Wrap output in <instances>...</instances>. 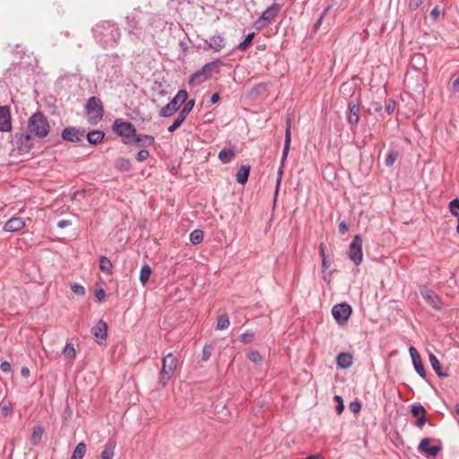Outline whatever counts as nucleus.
I'll return each instance as SVG.
<instances>
[{
	"label": "nucleus",
	"instance_id": "obj_1",
	"mask_svg": "<svg viewBox=\"0 0 459 459\" xmlns=\"http://www.w3.org/2000/svg\"><path fill=\"white\" fill-rule=\"evenodd\" d=\"M28 129L34 136L43 139L48 135L50 125L41 112H36L29 118Z\"/></svg>",
	"mask_w": 459,
	"mask_h": 459
},
{
	"label": "nucleus",
	"instance_id": "obj_2",
	"mask_svg": "<svg viewBox=\"0 0 459 459\" xmlns=\"http://www.w3.org/2000/svg\"><path fill=\"white\" fill-rule=\"evenodd\" d=\"M178 367V359L171 353H168L162 359V367L159 375V384L165 386L172 378Z\"/></svg>",
	"mask_w": 459,
	"mask_h": 459
},
{
	"label": "nucleus",
	"instance_id": "obj_3",
	"mask_svg": "<svg viewBox=\"0 0 459 459\" xmlns=\"http://www.w3.org/2000/svg\"><path fill=\"white\" fill-rule=\"evenodd\" d=\"M290 123H291L290 117H288L287 121H286L284 146H283L282 155H281V164H280L278 173H277L275 196L278 195L280 184H281L282 175H283V168H284L285 160L288 157V154H289V152L290 149V143H291V131H290L291 125H290Z\"/></svg>",
	"mask_w": 459,
	"mask_h": 459
},
{
	"label": "nucleus",
	"instance_id": "obj_4",
	"mask_svg": "<svg viewBox=\"0 0 459 459\" xmlns=\"http://www.w3.org/2000/svg\"><path fill=\"white\" fill-rule=\"evenodd\" d=\"M113 131L119 136L123 137V143L126 144H132L133 138L135 136L136 129L130 122L117 119L112 126Z\"/></svg>",
	"mask_w": 459,
	"mask_h": 459
},
{
	"label": "nucleus",
	"instance_id": "obj_5",
	"mask_svg": "<svg viewBox=\"0 0 459 459\" xmlns=\"http://www.w3.org/2000/svg\"><path fill=\"white\" fill-rule=\"evenodd\" d=\"M88 119L91 124H97L103 117V107L97 97H91L85 105Z\"/></svg>",
	"mask_w": 459,
	"mask_h": 459
},
{
	"label": "nucleus",
	"instance_id": "obj_6",
	"mask_svg": "<svg viewBox=\"0 0 459 459\" xmlns=\"http://www.w3.org/2000/svg\"><path fill=\"white\" fill-rule=\"evenodd\" d=\"M187 91L185 90H180L178 91L176 96L172 99L170 102H169L160 111V116L163 117H168L172 116L179 107L187 99Z\"/></svg>",
	"mask_w": 459,
	"mask_h": 459
},
{
	"label": "nucleus",
	"instance_id": "obj_7",
	"mask_svg": "<svg viewBox=\"0 0 459 459\" xmlns=\"http://www.w3.org/2000/svg\"><path fill=\"white\" fill-rule=\"evenodd\" d=\"M218 63H220L219 60L204 65L200 70L192 74L188 82L189 84L195 86L205 82L212 76L213 67Z\"/></svg>",
	"mask_w": 459,
	"mask_h": 459
},
{
	"label": "nucleus",
	"instance_id": "obj_8",
	"mask_svg": "<svg viewBox=\"0 0 459 459\" xmlns=\"http://www.w3.org/2000/svg\"><path fill=\"white\" fill-rule=\"evenodd\" d=\"M12 143L15 146L20 152L26 153L33 146V139L31 134L28 133H16L13 136Z\"/></svg>",
	"mask_w": 459,
	"mask_h": 459
},
{
	"label": "nucleus",
	"instance_id": "obj_9",
	"mask_svg": "<svg viewBox=\"0 0 459 459\" xmlns=\"http://www.w3.org/2000/svg\"><path fill=\"white\" fill-rule=\"evenodd\" d=\"M349 258L355 265H359L363 260L362 238L359 235H355L349 247Z\"/></svg>",
	"mask_w": 459,
	"mask_h": 459
},
{
	"label": "nucleus",
	"instance_id": "obj_10",
	"mask_svg": "<svg viewBox=\"0 0 459 459\" xmlns=\"http://www.w3.org/2000/svg\"><path fill=\"white\" fill-rule=\"evenodd\" d=\"M281 5L279 4H273L270 5L262 15L255 21V25L257 29L264 28L270 23L279 13Z\"/></svg>",
	"mask_w": 459,
	"mask_h": 459
},
{
	"label": "nucleus",
	"instance_id": "obj_11",
	"mask_svg": "<svg viewBox=\"0 0 459 459\" xmlns=\"http://www.w3.org/2000/svg\"><path fill=\"white\" fill-rule=\"evenodd\" d=\"M332 314L336 322L342 325L349 319L351 314V307L347 303L337 304L333 307Z\"/></svg>",
	"mask_w": 459,
	"mask_h": 459
},
{
	"label": "nucleus",
	"instance_id": "obj_12",
	"mask_svg": "<svg viewBox=\"0 0 459 459\" xmlns=\"http://www.w3.org/2000/svg\"><path fill=\"white\" fill-rule=\"evenodd\" d=\"M12 130V117L7 106L0 107V132L8 133Z\"/></svg>",
	"mask_w": 459,
	"mask_h": 459
},
{
	"label": "nucleus",
	"instance_id": "obj_13",
	"mask_svg": "<svg viewBox=\"0 0 459 459\" xmlns=\"http://www.w3.org/2000/svg\"><path fill=\"white\" fill-rule=\"evenodd\" d=\"M84 130H80L75 127H66L62 132V138L68 142L79 143L84 137Z\"/></svg>",
	"mask_w": 459,
	"mask_h": 459
},
{
	"label": "nucleus",
	"instance_id": "obj_14",
	"mask_svg": "<svg viewBox=\"0 0 459 459\" xmlns=\"http://www.w3.org/2000/svg\"><path fill=\"white\" fill-rule=\"evenodd\" d=\"M205 43L208 45L210 49H212L215 52H220L226 46L225 39L221 34H215L210 37L208 39H205Z\"/></svg>",
	"mask_w": 459,
	"mask_h": 459
},
{
	"label": "nucleus",
	"instance_id": "obj_15",
	"mask_svg": "<svg viewBox=\"0 0 459 459\" xmlns=\"http://www.w3.org/2000/svg\"><path fill=\"white\" fill-rule=\"evenodd\" d=\"M420 294L423 299L435 309L440 308V301L438 297L435 294L434 291L428 289L427 287H422L420 289Z\"/></svg>",
	"mask_w": 459,
	"mask_h": 459
},
{
	"label": "nucleus",
	"instance_id": "obj_16",
	"mask_svg": "<svg viewBox=\"0 0 459 459\" xmlns=\"http://www.w3.org/2000/svg\"><path fill=\"white\" fill-rule=\"evenodd\" d=\"M138 22L139 11L134 10L126 16L127 30L130 33L137 34L140 31Z\"/></svg>",
	"mask_w": 459,
	"mask_h": 459
},
{
	"label": "nucleus",
	"instance_id": "obj_17",
	"mask_svg": "<svg viewBox=\"0 0 459 459\" xmlns=\"http://www.w3.org/2000/svg\"><path fill=\"white\" fill-rule=\"evenodd\" d=\"M25 227V221L20 217H13L5 222L4 230L7 232H15Z\"/></svg>",
	"mask_w": 459,
	"mask_h": 459
},
{
	"label": "nucleus",
	"instance_id": "obj_18",
	"mask_svg": "<svg viewBox=\"0 0 459 459\" xmlns=\"http://www.w3.org/2000/svg\"><path fill=\"white\" fill-rule=\"evenodd\" d=\"M429 359L433 370L439 377H446L448 376L446 370L443 368L441 363L434 354L429 353Z\"/></svg>",
	"mask_w": 459,
	"mask_h": 459
},
{
	"label": "nucleus",
	"instance_id": "obj_19",
	"mask_svg": "<svg viewBox=\"0 0 459 459\" xmlns=\"http://www.w3.org/2000/svg\"><path fill=\"white\" fill-rule=\"evenodd\" d=\"M352 355L347 352H342L336 358V363L340 368H348L352 365Z\"/></svg>",
	"mask_w": 459,
	"mask_h": 459
},
{
	"label": "nucleus",
	"instance_id": "obj_20",
	"mask_svg": "<svg viewBox=\"0 0 459 459\" xmlns=\"http://www.w3.org/2000/svg\"><path fill=\"white\" fill-rule=\"evenodd\" d=\"M430 439L423 438L420 443V448L427 453L430 456H436L441 450L440 446H430Z\"/></svg>",
	"mask_w": 459,
	"mask_h": 459
},
{
	"label": "nucleus",
	"instance_id": "obj_21",
	"mask_svg": "<svg viewBox=\"0 0 459 459\" xmlns=\"http://www.w3.org/2000/svg\"><path fill=\"white\" fill-rule=\"evenodd\" d=\"M132 141H133V143L137 144L139 146H143V147L152 146L154 144V142H155L153 136L147 135V134H139V135L135 134V136H134Z\"/></svg>",
	"mask_w": 459,
	"mask_h": 459
},
{
	"label": "nucleus",
	"instance_id": "obj_22",
	"mask_svg": "<svg viewBox=\"0 0 459 459\" xmlns=\"http://www.w3.org/2000/svg\"><path fill=\"white\" fill-rule=\"evenodd\" d=\"M107 324L104 321L100 320L98 324L92 328L91 331L97 339L104 340L107 337Z\"/></svg>",
	"mask_w": 459,
	"mask_h": 459
},
{
	"label": "nucleus",
	"instance_id": "obj_23",
	"mask_svg": "<svg viewBox=\"0 0 459 459\" xmlns=\"http://www.w3.org/2000/svg\"><path fill=\"white\" fill-rule=\"evenodd\" d=\"M250 173V166L242 165L236 173V180L238 184L244 185L247 183Z\"/></svg>",
	"mask_w": 459,
	"mask_h": 459
},
{
	"label": "nucleus",
	"instance_id": "obj_24",
	"mask_svg": "<svg viewBox=\"0 0 459 459\" xmlns=\"http://www.w3.org/2000/svg\"><path fill=\"white\" fill-rule=\"evenodd\" d=\"M105 134L103 131L93 130L87 133L86 137L91 144L96 145L102 142Z\"/></svg>",
	"mask_w": 459,
	"mask_h": 459
},
{
	"label": "nucleus",
	"instance_id": "obj_25",
	"mask_svg": "<svg viewBox=\"0 0 459 459\" xmlns=\"http://www.w3.org/2000/svg\"><path fill=\"white\" fill-rule=\"evenodd\" d=\"M348 121L351 125H357L359 120V108L357 104L349 105Z\"/></svg>",
	"mask_w": 459,
	"mask_h": 459
},
{
	"label": "nucleus",
	"instance_id": "obj_26",
	"mask_svg": "<svg viewBox=\"0 0 459 459\" xmlns=\"http://www.w3.org/2000/svg\"><path fill=\"white\" fill-rule=\"evenodd\" d=\"M115 447L116 443L113 440H108L100 454V459H113Z\"/></svg>",
	"mask_w": 459,
	"mask_h": 459
},
{
	"label": "nucleus",
	"instance_id": "obj_27",
	"mask_svg": "<svg viewBox=\"0 0 459 459\" xmlns=\"http://www.w3.org/2000/svg\"><path fill=\"white\" fill-rule=\"evenodd\" d=\"M44 429L41 426H35L32 429V433L30 436V443L33 446H37L40 443Z\"/></svg>",
	"mask_w": 459,
	"mask_h": 459
},
{
	"label": "nucleus",
	"instance_id": "obj_28",
	"mask_svg": "<svg viewBox=\"0 0 459 459\" xmlns=\"http://www.w3.org/2000/svg\"><path fill=\"white\" fill-rule=\"evenodd\" d=\"M113 268V264L111 261L107 257L102 255L100 258V269L101 272L105 273H111Z\"/></svg>",
	"mask_w": 459,
	"mask_h": 459
},
{
	"label": "nucleus",
	"instance_id": "obj_29",
	"mask_svg": "<svg viewBox=\"0 0 459 459\" xmlns=\"http://www.w3.org/2000/svg\"><path fill=\"white\" fill-rule=\"evenodd\" d=\"M236 153L233 150H226L223 149L219 152V159L222 163H229L234 157Z\"/></svg>",
	"mask_w": 459,
	"mask_h": 459
},
{
	"label": "nucleus",
	"instance_id": "obj_30",
	"mask_svg": "<svg viewBox=\"0 0 459 459\" xmlns=\"http://www.w3.org/2000/svg\"><path fill=\"white\" fill-rule=\"evenodd\" d=\"M86 453V445L83 442L79 443L72 455L71 459H82Z\"/></svg>",
	"mask_w": 459,
	"mask_h": 459
},
{
	"label": "nucleus",
	"instance_id": "obj_31",
	"mask_svg": "<svg viewBox=\"0 0 459 459\" xmlns=\"http://www.w3.org/2000/svg\"><path fill=\"white\" fill-rule=\"evenodd\" d=\"M116 168L120 171H128L131 169V162L128 159L126 158H118L116 160Z\"/></svg>",
	"mask_w": 459,
	"mask_h": 459
},
{
	"label": "nucleus",
	"instance_id": "obj_32",
	"mask_svg": "<svg viewBox=\"0 0 459 459\" xmlns=\"http://www.w3.org/2000/svg\"><path fill=\"white\" fill-rule=\"evenodd\" d=\"M189 239L194 245L201 243L204 239V231L201 230H195L190 233Z\"/></svg>",
	"mask_w": 459,
	"mask_h": 459
},
{
	"label": "nucleus",
	"instance_id": "obj_33",
	"mask_svg": "<svg viewBox=\"0 0 459 459\" xmlns=\"http://www.w3.org/2000/svg\"><path fill=\"white\" fill-rule=\"evenodd\" d=\"M152 274V269L148 264H144L140 272V281L144 285L149 281Z\"/></svg>",
	"mask_w": 459,
	"mask_h": 459
},
{
	"label": "nucleus",
	"instance_id": "obj_34",
	"mask_svg": "<svg viewBox=\"0 0 459 459\" xmlns=\"http://www.w3.org/2000/svg\"><path fill=\"white\" fill-rule=\"evenodd\" d=\"M63 354L66 359L73 360L76 355V351L74 345L71 343H66V345L64 348Z\"/></svg>",
	"mask_w": 459,
	"mask_h": 459
},
{
	"label": "nucleus",
	"instance_id": "obj_35",
	"mask_svg": "<svg viewBox=\"0 0 459 459\" xmlns=\"http://www.w3.org/2000/svg\"><path fill=\"white\" fill-rule=\"evenodd\" d=\"M195 102L194 100H188L178 114L184 118H186L187 115L192 111L193 108L195 107Z\"/></svg>",
	"mask_w": 459,
	"mask_h": 459
},
{
	"label": "nucleus",
	"instance_id": "obj_36",
	"mask_svg": "<svg viewBox=\"0 0 459 459\" xmlns=\"http://www.w3.org/2000/svg\"><path fill=\"white\" fill-rule=\"evenodd\" d=\"M254 36H255L254 32L247 34L246 36L245 39L238 45L237 48L241 51L246 50L247 48V47L250 45V43L252 42Z\"/></svg>",
	"mask_w": 459,
	"mask_h": 459
},
{
	"label": "nucleus",
	"instance_id": "obj_37",
	"mask_svg": "<svg viewBox=\"0 0 459 459\" xmlns=\"http://www.w3.org/2000/svg\"><path fill=\"white\" fill-rule=\"evenodd\" d=\"M411 414L413 417L419 418L426 415L427 411L425 408L420 404H414L411 406Z\"/></svg>",
	"mask_w": 459,
	"mask_h": 459
},
{
	"label": "nucleus",
	"instance_id": "obj_38",
	"mask_svg": "<svg viewBox=\"0 0 459 459\" xmlns=\"http://www.w3.org/2000/svg\"><path fill=\"white\" fill-rule=\"evenodd\" d=\"M230 326V319L227 316H221L218 318L216 328L218 330H225Z\"/></svg>",
	"mask_w": 459,
	"mask_h": 459
},
{
	"label": "nucleus",
	"instance_id": "obj_39",
	"mask_svg": "<svg viewBox=\"0 0 459 459\" xmlns=\"http://www.w3.org/2000/svg\"><path fill=\"white\" fill-rule=\"evenodd\" d=\"M13 410V406L10 403L2 402L0 403V415L2 417H7Z\"/></svg>",
	"mask_w": 459,
	"mask_h": 459
},
{
	"label": "nucleus",
	"instance_id": "obj_40",
	"mask_svg": "<svg viewBox=\"0 0 459 459\" xmlns=\"http://www.w3.org/2000/svg\"><path fill=\"white\" fill-rule=\"evenodd\" d=\"M398 158V152L395 150H391L385 159V165L387 167H391L394 164L395 160Z\"/></svg>",
	"mask_w": 459,
	"mask_h": 459
},
{
	"label": "nucleus",
	"instance_id": "obj_41",
	"mask_svg": "<svg viewBox=\"0 0 459 459\" xmlns=\"http://www.w3.org/2000/svg\"><path fill=\"white\" fill-rule=\"evenodd\" d=\"M247 358L255 364H260L263 361V358L257 351H250L247 353Z\"/></svg>",
	"mask_w": 459,
	"mask_h": 459
},
{
	"label": "nucleus",
	"instance_id": "obj_42",
	"mask_svg": "<svg viewBox=\"0 0 459 459\" xmlns=\"http://www.w3.org/2000/svg\"><path fill=\"white\" fill-rule=\"evenodd\" d=\"M185 119L186 118H184L183 117H181L178 114V117L175 119L173 124L170 126H169L168 131L169 133H173L174 131H176L182 125V123L185 121Z\"/></svg>",
	"mask_w": 459,
	"mask_h": 459
},
{
	"label": "nucleus",
	"instance_id": "obj_43",
	"mask_svg": "<svg viewBox=\"0 0 459 459\" xmlns=\"http://www.w3.org/2000/svg\"><path fill=\"white\" fill-rule=\"evenodd\" d=\"M71 290L74 294L79 296H83L85 294L84 287L76 282L71 284Z\"/></svg>",
	"mask_w": 459,
	"mask_h": 459
},
{
	"label": "nucleus",
	"instance_id": "obj_44",
	"mask_svg": "<svg viewBox=\"0 0 459 459\" xmlns=\"http://www.w3.org/2000/svg\"><path fill=\"white\" fill-rule=\"evenodd\" d=\"M413 366H414V368H415L416 372L421 377L425 378L426 377V374H425V369H424V367H423L421 359L413 362Z\"/></svg>",
	"mask_w": 459,
	"mask_h": 459
},
{
	"label": "nucleus",
	"instance_id": "obj_45",
	"mask_svg": "<svg viewBox=\"0 0 459 459\" xmlns=\"http://www.w3.org/2000/svg\"><path fill=\"white\" fill-rule=\"evenodd\" d=\"M450 212L452 214L455 216H459L458 211H459V199H454L450 202L449 204Z\"/></svg>",
	"mask_w": 459,
	"mask_h": 459
},
{
	"label": "nucleus",
	"instance_id": "obj_46",
	"mask_svg": "<svg viewBox=\"0 0 459 459\" xmlns=\"http://www.w3.org/2000/svg\"><path fill=\"white\" fill-rule=\"evenodd\" d=\"M253 339H254V333L249 331H247L240 335V341L243 343H249L253 341Z\"/></svg>",
	"mask_w": 459,
	"mask_h": 459
},
{
	"label": "nucleus",
	"instance_id": "obj_47",
	"mask_svg": "<svg viewBox=\"0 0 459 459\" xmlns=\"http://www.w3.org/2000/svg\"><path fill=\"white\" fill-rule=\"evenodd\" d=\"M212 345H205L203 349L202 359L204 360H208L212 355Z\"/></svg>",
	"mask_w": 459,
	"mask_h": 459
},
{
	"label": "nucleus",
	"instance_id": "obj_48",
	"mask_svg": "<svg viewBox=\"0 0 459 459\" xmlns=\"http://www.w3.org/2000/svg\"><path fill=\"white\" fill-rule=\"evenodd\" d=\"M149 156H150L149 151L143 149L138 152L136 160L138 161L142 162V161H144L145 160H147Z\"/></svg>",
	"mask_w": 459,
	"mask_h": 459
},
{
	"label": "nucleus",
	"instance_id": "obj_49",
	"mask_svg": "<svg viewBox=\"0 0 459 459\" xmlns=\"http://www.w3.org/2000/svg\"><path fill=\"white\" fill-rule=\"evenodd\" d=\"M409 351H410V355H411L412 363L417 361V360L421 359L419 352L417 351V350L414 347H411L409 349Z\"/></svg>",
	"mask_w": 459,
	"mask_h": 459
},
{
	"label": "nucleus",
	"instance_id": "obj_50",
	"mask_svg": "<svg viewBox=\"0 0 459 459\" xmlns=\"http://www.w3.org/2000/svg\"><path fill=\"white\" fill-rule=\"evenodd\" d=\"M422 3L423 0H410L409 8L412 11H415L421 5Z\"/></svg>",
	"mask_w": 459,
	"mask_h": 459
},
{
	"label": "nucleus",
	"instance_id": "obj_51",
	"mask_svg": "<svg viewBox=\"0 0 459 459\" xmlns=\"http://www.w3.org/2000/svg\"><path fill=\"white\" fill-rule=\"evenodd\" d=\"M450 91L455 93L459 91V76L451 82Z\"/></svg>",
	"mask_w": 459,
	"mask_h": 459
},
{
	"label": "nucleus",
	"instance_id": "obj_52",
	"mask_svg": "<svg viewBox=\"0 0 459 459\" xmlns=\"http://www.w3.org/2000/svg\"><path fill=\"white\" fill-rule=\"evenodd\" d=\"M0 369L4 373H8L12 369L11 364L8 361H3L0 365Z\"/></svg>",
	"mask_w": 459,
	"mask_h": 459
},
{
	"label": "nucleus",
	"instance_id": "obj_53",
	"mask_svg": "<svg viewBox=\"0 0 459 459\" xmlns=\"http://www.w3.org/2000/svg\"><path fill=\"white\" fill-rule=\"evenodd\" d=\"M95 297L99 301H103L105 299V291L103 289H99L95 291Z\"/></svg>",
	"mask_w": 459,
	"mask_h": 459
},
{
	"label": "nucleus",
	"instance_id": "obj_54",
	"mask_svg": "<svg viewBox=\"0 0 459 459\" xmlns=\"http://www.w3.org/2000/svg\"><path fill=\"white\" fill-rule=\"evenodd\" d=\"M427 422V419H426V415L422 416V417H419L415 425L420 428V429H422L423 426L426 424Z\"/></svg>",
	"mask_w": 459,
	"mask_h": 459
},
{
	"label": "nucleus",
	"instance_id": "obj_55",
	"mask_svg": "<svg viewBox=\"0 0 459 459\" xmlns=\"http://www.w3.org/2000/svg\"><path fill=\"white\" fill-rule=\"evenodd\" d=\"M440 15V11L437 6L434 7L430 12V16L433 18V20L437 21Z\"/></svg>",
	"mask_w": 459,
	"mask_h": 459
},
{
	"label": "nucleus",
	"instance_id": "obj_56",
	"mask_svg": "<svg viewBox=\"0 0 459 459\" xmlns=\"http://www.w3.org/2000/svg\"><path fill=\"white\" fill-rule=\"evenodd\" d=\"M349 230V227L345 221H341L339 224V231L341 234H345Z\"/></svg>",
	"mask_w": 459,
	"mask_h": 459
},
{
	"label": "nucleus",
	"instance_id": "obj_57",
	"mask_svg": "<svg viewBox=\"0 0 459 459\" xmlns=\"http://www.w3.org/2000/svg\"><path fill=\"white\" fill-rule=\"evenodd\" d=\"M350 409L352 412L357 413L360 411L361 406L359 403H351L350 404Z\"/></svg>",
	"mask_w": 459,
	"mask_h": 459
},
{
	"label": "nucleus",
	"instance_id": "obj_58",
	"mask_svg": "<svg viewBox=\"0 0 459 459\" xmlns=\"http://www.w3.org/2000/svg\"><path fill=\"white\" fill-rule=\"evenodd\" d=\"M71 225V222L69 221H66V220H61L57 222V226L58 228L60 229H64L67 226Z\"/></svg>",
	"mask_w": 459,
	"mask_h": 459
},
{
	"label": "nucleus",
	"instance_id": "obj_59",
	"mask_svg": "<svg viewBox=\"0 0 459 459\" xmlns=\"http://www.w3.org/2000/svg\"><path fill=\"white\" fill-rule=\"evenodd\" d=\"M394 108H395L394 102V101H390L388 103V105L386 106L387 113L390 114V115L393 114V112L394 111Z\"/></svg>",
	"mask_w": 459,
	"mask_h": 459
},
{
	"label": "nucleus",
	"instance_id": "obj_60",
	"mask_svg": "<svg viewBox=\"0 0 459 459\" xmlns=\"http://www.w3.org/2000/svg\"><path fill=\"white\" fill-rule=\"evenodd\" d=\"M106 26H108V28L112 27L109 22H102L101 24L96 25V27L93 29V30L98 31L100 29L105 28Z\"/></svg>",
	"mask_w": 459,
	"mask_h": 459
},
{
	"label": "nucleus",
	"instance_id": "obj_61",
	"mask_svg": "<svg viewBox=\"0 0 459 459\" xmlns=\"http://www.w3.org/2000/svg\"><path fill=\"white\" fill-rule=\"evenodd\" d=\"M21 375L23 377H28L30 376V369L27 367L22 368Z\"/></svg>",
	"mask_w": 459,
	"mask_h": 459
},
{
	"label": "nucleus",
	"instance_id": "obj_62",
	"mask_svg": "<svg viewBox=\"0 0 459 459\" xmlns=\"http://www.w3.org/2000/svg\"><path fill=\"white\" fill-rule=\"evenodd\" d=\"M322 266L324 269H327L330 266V262L327 260L326 256L322 257Z\"/></svg>",
	"mask_w": 459,
	"mask_h": 459
},
{
	"label": "nucleus",
	"instance_id": "obj_63",
	"mask_svg": "<svg viewBox=\"0 0 459 459\" xmlns=\"http://www.w3.org/2000/svg\"><path fill=\"white\" fill-rule=\"evenodd\" d=\"M344 410V404L343 402L339 403L336 406V412L337 414H341Z\"/></svg>",
	"mask_w": 459,
	"mask_h": 459
},
{
	"label": "nucleus",
	"instance_id": "obj_64",
	"mask_svg": "<svg viewBox=\"0 0 459 459\" xmlns=\"http://www.w3.org/2000/svg\"><path fill=\"white\" fill-rule=\"evenodd\" d=\"M219 100H220V96H219V94H218V93H214V94H213V95H212V97H211V102H212V104L217 103V102L219 101Z\"/></svg>",
	"mask_w": 459,
	"mask_h": 459
}]
</instances>
